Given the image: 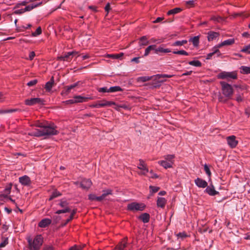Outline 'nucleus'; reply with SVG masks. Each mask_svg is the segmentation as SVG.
<instances>
[{
	"mask_svg": "<svg viewBox=\"0 0 250 250\" xmlns=\"http://www.w3.org/2000/svg\"><path fill=\"white\" fill-rule=\"evenodd\" d=\"M33 126L39 128L35 129L29 134L30 135L36 137H40L44 135H55L58 134L57 127L53 124L41 122L39 121H35L32 125Z\"/></svg>",
	"mask_w": 250,
	"mask_h": 250,
	"instance_id": "obj_1",
	"label": "nucleus"
},
{
	"mask_svg": "<svg viewBox=\"0 0 250 250\" xmlns=\"http://www.w3.org/2000/svg\"><path fill=\"white\" fill-rule=\"evenodd\" d=\"M173 76L171 75H156L155 76L149 77V76H143L140 77L138 78V81L145 82L146 81H148L150 80H152L153 81H155L158 83H163L165 81L163 79L165 78H171Z\"/></svg>",
	"mask_w": 250,
	"mask_h": 250,
	"instance_id": "obj_2",
	"label": "nucleus"
},
{
	"mask_svg": "<svg viewBox=\"0 0 250 250\" xmlns=\"http://www.w3.org/2000/svg\"><path fill=\"white\" fill-rule=\"evenodd\" d=\"M28 242L30 250H39L43 242V238L41 235L36 236L32 240L28 239Z\"/></svg>",
	"mask_w": 250,
	"mask_h": 250,
	"instance_id": "obj_3",
	"label": "nucleus"
},
{
	"mask_svg": "<svg viewBox=\"0 0 250 250\" xmlns=\"http://www.w3.org/2000/svg\"><path fill=\"white\" fill-rule=\"evenodd\" d=\"M223 94L225 97L230 99L233 94V89L232 86L225 82H220Z\"/></svg>",
	"mask_w": 250,
	"mask_h": 250,
	"instance_id": "obj_4",
	"label": "nucleus"
},
{
	"mask_svg": "<svg viewBox=\"0 0 250 250\" xmlns=\"http://www.w3.org/2000/svg\"><path fill=\"white\" fill-rule=\"evenodd\" d=\"M174 155H167L164 156L165 160L158 161V164L165 168H168L172 167L174 162Z\"/></svg>",
	"mask_w": 250,
	"mask_h": 250,
	"instance_id": "obj_5",
	"label": "nucleus"
},
{
	"mask_svg": "<svg viewBox=\"0 0 250 250\" xmlns=\"http://www.w3.org/2000/svg\"><path fill=\"white\" fill-rule=\"evenodd\" d=\"M217 78L227 81L235 80L237 78V73L235 71L232 72L222 71L218 74Z\"/></svg>",
	"mask_w": 250,
	"mask_h": 250,
	"instance_id": "obj_6",
	"label": "nucleus"
},
{
	"mask_svg": "<svg viewBox=\"0 0 250 250\" xmlns=\"http://www.w3.org/2000/svg\"><path fill=\"white\" fill-rule=\"evenodd\" d=\"M146 208V205L143 203L132 202L127 205V209L128 210L135 212L142 211Z\"/></svg>",
	"mask_w": 250,
	"mask_h": 250,
	"instance_id": "obj_7",
	"label": "nucleus"
},
{
	"mask_svg": "<svg viewBox=\"0 0 250 250\" xmlns=\"http://www.w3.org/2000/svg\"><path fill=\"white\" fill-rule=\"evenodd\" d=\"M109 194H111V190L110 189L104 190V193L100 196H97L94 194H90L88 198L91 201H101L105 199L106 196Z\"/></svg>",
	"mask_w": 250,
	"mask_h": 250,
	"instance_id": "obj_8",
	"label": "nucleus"
},
{
	"mask_svg": "<svg viewBox=\"0 0 250 250\" xmlns=\"http://www.w3.org/2000/svg\"><path fill=\"white\" fill-rule=\"evenodd\" d=\"M67 205L68 204L66 201L61 200L60 203L58 204V206L62 208V209H59L57 211H56V213L61 214L69 212L70 210L68 208Z\"/></svg>",
	"mask_w": 250,
	"mask_h": 250,
	"instance_id": "obj_9",
	"label": "nucleus"
},
{
	"mask_svg": "<svg viewBox=\"0 0 250 250\" xmlns=\"http://www.w3.org/2000/svg\"><path fill=\"white\" fill-rule=\"evenodd\" d=\"M138 168L142 170V171L139 173L141 175H146L147 173L149 171L146 164L142 160H139V164L138 165Z\"/></svg>",
	"mask_w": 250,
	"mask_h": 250,
	"instance_id": "obj_10",
	"label": "nucleus"
},
{
	"mask_svg": "<svg viewBox=\"0 0 250 250\" xmlns=\"http://www.w3.org/2000/svg\"><path fill=\"white\" fill-rule=\"evenodd\" d=\"M43 101L41 98H35L26 100L25 104L27 105H33L36 104H42Z\"/></svg>",
	"mask_w": 250,
	"mask_h": 250,
	"instance_id": "obj_11",
	"label": "nucleus"
},
{
	"mask_svg": "<svg viewBox=\"0 0 250 250\" xmlns=\"http://www.w3.org/2000/svg\"><path fill=\"white\" fill-rule=\"evenodd\" d=\"M227 142L229 146L231 148H234L238 144V141L236 140V137L232 135L227 137Z\"/></svg>",
	"mask_w": 250,
	"mask_h": 250,
	"instance_id": "obj_12",
	"label": "nucleus"
},
{
	"mask_svg": "<svg viewBox=\"0 0 250 250\" xmlns=\"http://www.w3.org/2000/svg\"><path fill=\"white\" fill-rule=\"evenodd\" d=\"M80 182L81 187L85 189H88L92 185V182L89 179L83 178Z\"/></svg>",
	"mask_w": 250,
	"mask_h": 250,
	"instance_id": "obj_13",
	"label": "nucleus"
},
{
	"mask_svg": "<svg viewBox=\"0 0 250 250\" xmlns=\"http://www.w3.org/2000/svg\"><path fill=\"white\" fill-rule=\"evenodd\" d=\"M97 103L98 104V108L105 106H110L112 105H115V103L114 102L107 101L105 100L98 101Z\"/></svg>",
	"mask_w": 250,
	"mask_h": 250,
	"instance_id": "obj_14",
	"label": "nucleus"
},
{
	"mask_svg": "<svg viewBox=\"0 0 250 250\" xmlns=\"http://www.w3.org/2000/svg\"><path fill=\"white\" fill-rule=\"evenodd\" d=\"M171 52V50L169 48H165L164 45H161L157 46L156 45V54L167 53Z\"/></svg>",
	"mask_w": 250,
	"mask_h": 250,
	"instance_id": "obj_15",
	"label": "nucleus"
},
{
	"mask_svg": "<svg viewBox=\"0 0 250 250\" xmlns=\"http://www.w3.org/2000/svg\"><path fill=\"white\" fill-rule=\"evenodd\" d=\"M74 98L75 99V103L86 102L89 100L93 99L91 97H83L80 95L75 96L74 97Z\"/></svg>",
	"mask_w": 250,
	"mask_h": 250,
	"instance_id": "obj_16",
	"label": "nucleus"
},
{
	"mask_svg": "<svg viewBox=\"0 0 250 250\" xmlns=\"http://www.w3.org/2000/svg\"><path fill=\"white\" fill-rule=\"evenodd\" d=\"M19 182L22 185L25 186H29L31 184V180L30 178L26 175L20 177Z\"/></svg>",
	"mask_w": 250,
	"mask_h": 250,
	"instance_id": "obj_17",
	"label": "nucleus"
},
{
	"mask_svg": "<svg viewBox=\"0 0 250 250\" xmlns=\"http://www.w3.org/2000/svg\"><path fill=\"white\" fill-rule=\"evenodd\" d=\"M194 182L196 185L200 188H205L208 186V183L206 181L199 178L196 179Z\"/></svg>",
	"mask_w": 250,
	"mask_h": 250,
	"instance_id": "obj_18",
	"label": "nucleus"
},
{
	"mask_svg": "<svg viewBox=\"0 0 250 250\" xmlns=\"http://www.w3.org/2000/svg\"><path fill=\"white\" fill-rule=\"evenodd\" d=\"M77 54V53L76 52H69L64 55L60 57L59 58L63 61H69L72 58L71 56L75 55Z\"/></svg>",
	"mask_w": 250,
	"mask_h": 250,
	"instance_id": "obj_19",
	"label": "nucleus"
},
{
	"mask_svg": "<svg viewBox=\"0 0 250 250\" xmlns=\"http://www.w3.org/2000/svg\"><path fill=\"white\" fill-rule=\"evenodd\" d=\"M51 223V220L50 219L45 218L42 220L39 223V227L41 228H45L48 226Z\"/></svg>",
	"mask_w": 250,
	"mask_h": 250,
	"instance_id": "obj_20",
	"label": "nucleus"
},
{
	"mask_svg": "<svg viewBox=\"0 0 250 250\" xmlns=\"http://www.w3.org/2000/svg\"><path fill=\"white\" fill-rule=\"evenodd\" d=\"M205 191L207 193L211 196H214L219 193L218 191L215 190L214 187L212 186L207 187Z\"/></svg>",
	"mask_w": 250,
	"mask_h": 250,
	"instance_id": "obj_21",
	"label": "nucleus"
},
{
	"mask_svg": "<svg viewBox=\"0 0 250 250\" xmlns=\"http://www.w3.org/2000/svg\"><path fill=\"white\" fill-rule=\"evenodd\" d=\"M208 40L210 42L216 39L219 36V34L214 31H210L208 33Z\"/></svg>",
	"mask_w": 250,
	"mask_h": 250,
	"instance_id": "obj_22",
	"label": "nucleus"
},
{
	"mask_svg": "<svg viewBox=\"0 0 250 250\" xmlns=\"http://www.w3.org/2000/svg\"><path fill=\"white\" fill-rule=\"evenodd\" d=\"M156 45H150L148 46L145 50L144 56H148L151 51H154V53H156Z\"/></svg>",
	"mask_w": 250,
	"mask_h": 250,
	"instance_id": "obj_23",
	"label": "nucleus"
},
{
	"mask_svg": "<svg viewBox=\"0 0 250 250\" xmlns=\"http://www.w3.org/2000/svg\"><path fill=\"white\" fill-rule=\"evenodd\" d=\"M166 202L167 200L164 198L159 197L157 199V205L158 207L163 208L165 207Z\"/></svg>",
	"mask_w": 250,
	"mask_h": 250,
	"instance_id": "obj_24",
	"label": "nucleus"
},
{
	"mask_svg": "<svg viewBox=\"0 0 250 250\" xmlns=\"http://www.w3.org/2000/svg\"><path fill=\"white\" fill-rule=\"evenodd\" d=\"M234 43V39H229L227 40L224 41L222 42L221 43L219 44V46H221V47L223 46L226 45H230Z\"/></svg>",
	"mask_w": 250,
	"mask_h": 250,
	"instance_id": "obj_25",
	"label": "nucleus"
},
{
	"mask_svg": "<svg viewBox=\"0 0 250 250\" xmlns=\"http://www.w3.org/2000/svg\"><path fill=\"white\" fill-rule=\"evenodd\" d=\"M149 41L146 36H143L140 39L139 44L140 46H146L148 44Z\"/></svg>",
	"mask_w": 250,
	"mask_h": 250,
	"instance_id": "obj_26",
	"label": "nucleus"
},
{
	"mask_svg": "<svg viewBox=\"0 0 250 250\" xmlns=\"http://www.w3.org/2000/svg\"><path fill=\"white\" fill-rule=\"evenodd\" d=\"M139 218L142 220L144 223H147L150 218V216L148 213H145L141 215Z\"/></svg>",
	"mask_w": 250,
	"mask_h": 250,
	"instance_id": "obj_27",
	"label": "nucleus"
},
{
	"mask_svg": "<svg viewBox=\"0 0 250 250\" xmlns=\"http://www.w3.org/2000/svg\"><path fill=\"white\" fill-rule=\"evenodd\" d=\"M126 241L125 239H124L122 242L116 246L115 250H124L126 247Z\"/></svg>",
	"mask_w": 250,
	"mask_h": 250,
	"instance_id": "obj_28",
	"label": "nucleus"
},
{
	"mask_svg": "<svg viewBox=\"0 0 250 250\" xmlns=\"http://www.w3.org/2000/svg\"><path fill=\"white\" fill-rule=\"evenodd\" d=\"M240 72L241 74H250V67L242 66L240 68Z\"/></svg>",
	"mask_w": 250,
	"mask_h": 250,
	"instance_id": "obj_29",
	"label": "nucleus"
},
{
	"mask_svg": "<svg viewBox=\"0 0 250 250\" xmlns=\"http://www.w3.org/2000/svg\"><path fill=\"white\" fill-rule=\"evenodd\" d=\"M54 81L53 78H52L51 81L47 82L45 85V89L47 91H50L53 86Z\"/></svg>",
	"mask_w": 250,
	"mask_h": 250,
	"instance_id": "obj_30",
	"label": "nucleus"
},
{
	"mask_svg": "<svg viewBox=\"0 0 250 250\" xmlns=\"http://www.w3.org/2000/svg\"><path fill=\"white\" fill-rule=\"evenodd\" d=\"M187 40H182L181 41H176L172 44L173 46H182L187 43Z\"/></svg>",
	"mask_w": 250,
	"mask_h": 250,
	"instance_id": "obj_31",
	"label": "nucleus"
},
{
	"mask_svg": "<svg viewBox=\"0 0 250 250\" xmlns=\"http://www.w3.org/2000/svg\"><path fill=\"white\" fill-rule=\"evenodd\" d=\"M181 9L180 8H174L173 9H171V10L168 11L167 12V15H170L175 14L179 13L180 12H181Z\"/></svg>",
	"mask_w": 250,
	"mask_h": 250,
	"instance_id": "obj_32",
	"label": "nucleus"
},
{
	"mask_svg": "<svg viewBox=\"0 0 250 250\" xmlns=\"http://www.w3.org/2000/svg\"><path fill=\"white\" fill-rule=\"evenodd\" d=\"M189 64L196 67H200L202 65L201 62L199 61H192L188 62Z\"/></svg>",
	"mask_w": 250,
	"mask_h": 250,
	"instance_id": "obj_33",
	"label": "nucleus"
},
{
	"mask_svg": "<svg viewBox=\"0 0 250 250\" xmlns=\"http://www.w3.org/2000/svg\"><path fill=\"white\" fill-rule=\"evenodd\" d=\"M191 42L195 46H197L199 44V36H195L194 38L191 39Z\"/></svg>",
	"mask_w": 250,
	"mask_h": 250,
	"instance_id": "obj_34",
	"label": "nucleus"
},
{
	"mask_svg": "<svg viewBox=\"0 0 250 250\" xmlns=\"http://www.w3.org/2000/svg\"><path fill=\"white\" fill-rule=\"evenodd\" d=\"M122 91V88L120 86H118L111 87L109 88V92H117V91Z\"/></svg>",
	"mask_w": 250,
	"mask_h": 250,
	"instance_id": "obj_35",
	"label": "nucleus"
},
{
	"mask_svg": "<svg viewBox=\"0 0 250 250\" xmlns=\"http://www.w3.org/2000/svg\"><path fill=\"white\" fill-rule=\"evenodd\" d=\"M123 55V53H120L119 54H110L108 55L107 57L108 58H110L113 59H118L122 57Z\"/></svg>",
	"mask_w": 250,
	"mask_h": 250,
	"instance_id": "obj_36",
	"label": "nucleus"
},
{
	"mask_svg": "<svg viewBox=\"0 0 250 250\" xmlns=\"http://www.w3.org/2000/svg\"><path fill=\"white\" fill-rule=\"evenodd\" d=\"M61 195V194L60 193V192H59L57 190H55V191H53V192L52 193V195H51L50 197L49 198V200H51L53 199L60 196Z\"/></svg>",
	"mask_w": 250,
	"mask_h": 250,
	"instance_id": "obj_37",
	"label": "nucleus"
},
{
	"mask_svg": "<svg viewBox=\"0 0 250 250\" xmlns=\"http://www.w3.org/2000/svg\"><path fill=\"white\" fill-rule=\"evenodd\" d=\"M173 53L175 54L183 55L185 56L188 55V53L185 50L173 51Z\"/></svg>",
	"mask_w": 250,
	"mask_h": 250,
	"instance_id": "obj_38",
	"label": "nucleus"
},
{
	"mask_svg": "<svg viewBox=\"0 0 250 250\" xmlns=\"http://www.w3.org/2000/svg\"><path fill=\"white\" fill-rule=\"evenodd\" d=\"M41 4H38V5H40ZM38 6V5H29L27 6L24 9L25 10V12L26 11H29L33 9L34 8Z\"/></svg>",
	"mask_w": 250,
	"mask_h": 250,
	"instance_id": "obj_39",
	"label": "nucleus"
},
{
	"mask_svg": "<svg viewBox=\"0 0 250 250\" xmlns=\"http://www.w3.org/2000/svg\"><path fill=\"white\" fill-rule=\"evenodd\" d=\"M204 170L206 173V174L208 175L209 177L211 176V172L209 170V167L207 165H205L204 166Z\"/></svg>",
	"mask_w": 250,
	"mask_h": 250,
	"instance_id": "obj_40",
	"label": "nucleus"
},
{
	"mask_svg": "<svg viewBox=\"0 0 250 250\" xmlns=\"http://www.w3.org/2000/svg\"><path fill=\"white\" fill-rule=\"evenodd\" d=\"M114 106L113 107L115 109L117 110H120V108H126V106L125 104H120V105H117L115 104V105H113Z\"/></svg>",
	"mask_w": 250,
	"mask_h": 250,
	"instance_id": "obj_41",
	"label": "nucleus"
},
{
	"mask_svg": "<svg viewBox=\"0 0 250 250\" xmlns=\"http://www.w3.org/2000/svg\"><path fill=\"white\" fill-rule=\"evenodd\" d=\"M42 33V29H41V28L40 27H38L35 32H33L32 33V35L33 36H37L39 35H40V34H41Z\"/></svg>",
	"mask_w": 250,
	"mask_h": 250,
	"instance_id": "obj_42",
	"label": "nucleus"
},
{
	"mask_svg": "<svg viewBox=\"0 0 250 250\" xmlns=\"http://www.w3.org/2000/svg\"><path fill=\"white\" fill-rule=\"evenodd\" d=\"M221 47V46H219V44L214 46L212 49V52L214 53V54L219 52V48Z\"/></svg>",
	"mask_w": 250,
	"mask_h": 250,
	"instance_id": "obj_43",
	"label": "nucleus"
},
{
	"mask_svg": "<svg viewBox=\"0 0 250 250\" xmlns=\"http://www.w3.org/2000/svg\"><path fill=\"white\" fill-rule=\"evenodd\" d=\"M241 51L243 52H245V53H248V54L250 53V45L244 47L241 50Z\"/></svg>",
	"mask_w": 250,
	"mask_h": 250,
	"instance_id": "obj_44",
	"label": "nucleus"
},
{
	"mask_svg": "<svg viewBox=\"0 0 250 250\" xmlns=\"http://www.w3.org/2000/svg\"><path fill=\"white\" fill-rule=\"evenodd\" d=\"M149 188L150 189V192H151L152 193L157 192L159 189L158 187L154 186H150Z\"/></svg>",
	"mask_w": 250,
	"mask_h": 250,
	"instance_id": "obj_45",
	"label": "nucleus"
},
{
	"mask_svg": "<svg viewBox=\"0 0 250 250\" xmlns=\"http://www.w3.org/2000/svg\"><path fill=\"white\" fill-rule=\"evenodd\" d=\"M99 92H109V88L107 89V87H101L98 89Z\"/></svg>",
	"mask_w": 250,
	"mask_h": 250,
	"instance_id": "obj_46",
	"label": "nucleus"
},
{
	"mask_svg": "<svg viewBox=\"0 0 250 250\" xmlns=\"http://www.w3.org/2000/svg\"><path fill=\"white\" fill-rule=\"evenodd\" d=\"M211 20L219 22L222 21V18L219 16H214L212 17Z\"/></svg>",
	"mask_w": 250,
	"mask_h": 250,
	"instance_id": "obj_47",
	"label": "nucleus"
},
{
	"mask_svg": "<svg viewBox=\"0 0 250 250\" xmlns=\"http://www.w3.org/2000/svg\"><path fill=\"white\" fill-rule=\"evenodd\" d=\"M149 178H158V175L153 173V172L152 171V170H151L149 172V175L147 176Z\"/></svg>",
	"mask_w": 250,
	"mask_h": 250,
	"instance_id": "obj_48",
	"label": "nucleus"
},
{
	"mask_svg": "<svg viewBox=\"0 0 250 250\" xmlns=\"http://www.w3.org/2000/svg\"><path fill=\"white\" fill-rule=\"evenodd\" d=\"M12 188V184H10L8 186H7L5 189V193L7 194H9L10 193V190Z\"/></svg>",
	"mask_w": 250,
	"mask_h": 250,
	"instance_id": "obj_49",
	"label": "nucleus"
},
{
	"mask_svg": "<svg viewBox=\"0 0 250 250\" xmlns=\"http://www.w3.org/2000/svg\"><path fill=\"white\" fill-rule=\"evenodd\" d=\"M194 0H189L186 1V5L188 7H191L194 5Z\"/></svg>",
	"mask_w": 250,
	"mask_h": 250,
	"instance_id": "obj_50",
	"label": "nucleus"
},
{
	"mask_svg": "<svg viewBox=\"0 0 250 250\" xmlns=\"http://www.w3.org/2000/svg\"><path fill=\"white\" fill-rule=\"evenodd\" d=\"M8 239H5L0 244V248L4 247L8 244Z\"/></svg>",
	"mask_w": 250,
	"mask_h": 250,
	"instance_id": "obj_51",
	"label": "nucleus"
},
{
	"mask_svg": "<svg viewBox=\"0 0 250 250\" xmlns=\"http://www.w3.org/2000/svg\"><path fill=\"white\" fill-rule=\"evenodd\" d=\"M24 12L25 10L24 9H17L14 11V13L16 14H21Z\"/></svg>",
	"mask_w": 250,
	"mask_h": 250,
	"instance_id": "obj_52",
	"label": "nucleus"
},
{
	"mask_svg": "<svg viewBox=\"0 0 250 250\" xmlns=\"http://www.w3.org/2000/svg\"><path fill=\"white\" fill-rule=\"evenodd\" d=\"M77 85V83H75L74 84H72L71 85H69V86H67L66 87V88H67V92H69L71 89L74 88V87H75Z\"/></svg>",
	"mask_w": 250,
	"mask_h": 250,
	"instance_id": "obj_53",
	"label": "nucleus"
},
{
	"mask_svg": "<svg viewBox=\"0 0 250 250\" xmlns=\"http://www.w3.org/2000/svg\"><path fill=\"white\" fill-rule=\"evenodd\" d=\"M37 83V81L36 80H34L31 81L29 82H28L27 83V85L29 86H31L35 85Z\"/></svg>",
	"mask_w": 250,
	"mask_h": 250,
	"instance_id": "obj_54",
	"label": "nucleus"
},
{
	"mask_svg": "<svg viewBox=\"0 0 250 250\" xmlns=\"http://www.w3.org/2000/svg\"><path fill=\"white\" fill-rule=\"evenodd\" d=\"M187 236V234L184 232L179 233L178 234H177V236L178 238H183L186 237Z\"/></svg>",
	"mask_w": 250,
	"mask_h": 250,
	"instance_id": "obj_55",
	"label": "nucleus"
},
{
	"mask_svg": "<svg viewBox=\"0 0 250 250\" xmlns=\"http://www.w3.org/2000/svg\"><path fill=\"white\" fill-rule=\"evenodd\" d=\"M35 56V53L34 52L32 51V52H31L29 54V59L30 60H32L33 59V58H34V57Z\"/></svg>",
	"mask_w": 250,
	"mask_h": 250,
	"instance_id": "obj_56",
	"label": "nucleus"
},
{
	"mask_svg": "<svg viewBox=\"0 0 250 250\" xmlns=\"http://www.w3.org/2000/svg\"><path fill=\"white\" fill-rule=\"evenodd\" d=\"M82 248L80 246H74L71 247L69 250H81Z\"/></svg>",
	"mask_w": 250,
	"mask_h": 250,
	"instance_id": "obj_57",
	"label": "nucleus"
},
{
	"mask_svg": "<svg viewBox=\"0 0 250 250\" xmlns=\"http://www.w3.org/2000/svg\"><path fill=\"white\" fill-rule=\"evenodd\" d=\"M65 103L66 104H75V99L74 98L73 99H71V100H67V101H65Z\"/></svg>",
	"mask_w": 250,
	"mask_h": 250,
	"instance_id": "obj_58",
	"label": "nucleus"
},
{
	"mask_svg": "<svg viewBox=\"0 0 250 250\" xmlns=\"http://www.w3.org/2000/svg\"><path fill=\"white\" fill-rule=\"evenodd\" d=\"M75 213H76V211L74 210H73V212L71 214L70 218L67 220V222H68L69 221H70L71 220H72L73 219V216H74V214H75Z\"/></svg>",
	"mask_w": 250,
	"mask_h": 250,
	"instance_id": "obj_59",
	"label": "nucleus"
},
{
	"mask_svg": "<svg viewBox=\"0 0 250 250\" xmlns=\"http://www.w3.org/2000/svg\"><path fill=\"white\" fill-rule=\"evenodd\" d=\"M44 250H54V248L52 246H47L44 248Z\"/></svg>",
	"mask_w": 250,
	"mask_h": 250,
	"instance_id": "obj_60",
	"label": "nucleus"
},
{
	"mask_svg": "<svg viewBox=\"0 0 250 250\" xmlns=\"http://www.w3.org/2000/svg\"><path fill=\"white\" fill-rule=\"evenodd\" d=\"M214 55V53L211 52L210 53H208L207 56V59L209 60L210 59L212 56Z\"/></svg>",
	"mask_w": 250,
	"mask_h": 250,
	"instance_id": "obj_61",
	"label": "nucleus"
},
{
	"mask_svg": "<svg viewBox=\"0 0 250 250\" xmlns=\"http://www.w3.org/2000/svg\"><path fill=\"white\" fill-rule=\"evenodd\" d=\"M139 58H140L139 57L134 58L131 60V62H136V63H139Z\"/></svg>",
	"mask_w": 250,
	"mask_h": 250,
	"instance_id": "obj_62",
	"label": "nucleus"
},
{
	"mask_svg": "<svg viewBox=\"0 0 250 250\" xmlns=\"http://www.w3.org/2000/svg\"><path fill=\"white\" fill-rule=\"evenodd\" d=\"M236 100L238 102H240L242 101V98L240 95H238L236 97Z\"/></svg>",
	"mask_w": 250,
	"mask_h": 250,
	"instance_id": "obj_63",
	"label": "nucleus"
},
{
	"mask_svg": "<svg viewBox=\"0 0 250 250\" xmlns=\"http://www.w3.org/2000/svg\"><path fill=\"white\" fill-rule=\"evenodd\" d=\"M163 18H160V17L157 18L156 19V20L155 21H154V22L157 23V22H160L161 21L163 20Z\"/></svg>",
	"mask_w": 250,
	"mask_h": 250,
	"instance_id": "obj_64",
	"label": "nucleus"
}]
</instances>
